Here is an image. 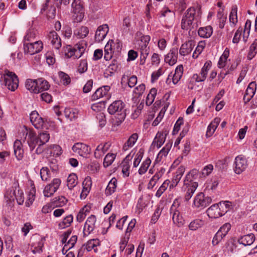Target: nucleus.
<instances>
[{"instance_id":"obj_18","label":"nucleus","mask_w":257,"mask_h":257,"mask_svg":"<svg viewBox=\"0 0 257 257\" xmlns=\"http://www.w3.org/2000/svg\"><path fill=\"white\" fill-rule=\"evenodd\" d=\"M48 42L51 43L53 48L59 50L62 46L60 37L56 31H51L47 35Z\"/></svg>"},{"instance_id":"obj_22","label":"nucleus","mask_w":257,"mask_h":257,"mask_svg":"<svg viewBox=\"0 0 257 257\" xmlns=\"http://www.w3.org/2000/svg\"><path fill=\"white\" fill-rule=\"evenodd\" d=\"M108 31L109 27L107 24H104L99 26L95 32V41L98 42L102 41L106 37Z\"/></svg>"},{"instance_id":"obj_16","label":"nucleus","mask_w":257,"mask_h":257,"mask_svg":"<svg viewBox=\"0 0 257 257\" xmlns=\"http://www.w3.org/2000/svg\"><path fill=\"white\" fill-rule=\"evenodd\" d=\"M96 217L94 215L88 217L84 224L83 228L84 236H87L90 234L96 227Z\"/></svg>"},{"instance_id":"obj_40","label":"nucleus","mask_w":257,"mask_h":257,"mask_svg":"<svg viewBox=\"0 0 257 257\" xmlns=\"http://www.w3.org/2000/svg\"><path fill=\"white\" fill-rule=\"evenodd\" d=\"M67 186L69 189L73 188L78 183L77 176L74 173L70 174L67 180Z\"/></svg>"},{"instance_id":"obj_62","label":"nucleus","mask_w":257,"mask_h":257,"mask_svg":"<svg viewBox=\"0 0 257 257\" xmlns=\"http://www.w3.org/2000/svg\"><path fill=\"white\" fill-rule=\"evenodd\" d=\"M144 105L140 104L135 109L133 112L131 114V118L135 119L137 118L140 115L142 112V110L143 108Z\"/></svg>"},{"instance_id":"obj_8","label":"nucleus","mask_w":257,"mask_h":257,"mask_svg":"<svg viewBox=\"0 0 257 257\" xmlns=\"http://www.w3.org/2000/svg\"><path fill=\"white\" fill-rule=\"evenodd\" d=\"M226 203L214 204L208 208L206 211L207 215L209 218H219L227 212V210H224V206Z\"/></svg>"},{"instance_id":"obj_54","label":"nucleus","mask_w":257,"mask_h":257,"mask_svg":"<svg viewBox=\"0 0 257 257\" xmlns=\"http://www.w3.org/2000/svg\"><path fill=\"white\" fill-rule=\"evenodd\" d=\"M188 2L187 0H178L175 7L178 11L182 12L187 8Z\"/></svg>"},{"instance_id":"obj_56","label":"nucleus","mask_w":257,"mask_h":257,"mask_svg":"<svg viewBox=\"0 0 257 257\" xmlns=\"http://www.w3.org/2000/svg\"><path fill=\"white\" fill-rule=\"evenodd\" d=\"M41 178L42 180L47 181L51 177L50 172L47 167H43L40 170Z\"/></svg>"},{"instance_id":"obj_15","label":"nucleus","mask_w":257,"mask_h":257,"mask_svg":"<svg viewBox=\"0 0 257 257\" xmlns=\"http://www.w3.org/2000/svg\"><path fill=\"white\" fill-rule=\"evenodd\" d=\"M61 182L60 179H54L50 184L46 185L44 188L43 191L44 196L47 197L51 196L59 188Z\"/></svg>"},{"instance_id":"obj_9","label":"nucleus","mask_w":257,"mask_h":257,"mask_svg":"<svg viewBox=\"0 0 257 257\" xmlns=\"http://www.w3.org/2000/svg\"><path fill=\"white\" fill-rule=\"evenodd\" d=\"M179 206L178 199H176L170 208V213L172 214V220L174 224L178 227L182 226L184 223V220L178 209Z\"/></svg>"},{"instance_id":"obj_21","label":"nucleus","mask_w":257,"mask_h":257,"mask_svg":"<svg viewBox=\"0 0 257 257\" xmlns=\"http://www.w3.org/2000/svg\"><path fill=\"white\" fill-rule=\"evenodd\" d=\"M195 42L189 40L182 44L179 49V54L181 56H185L191 53L195 46Z\"/></svg>"},{"instance_id":"obj_6","label":"nucleus","mask_w":257,"mask_h":257,"mask_svg":"<svg viewBox=\"0 0 257 257\" xmlns=\"http://www.w3.org/2000/svg\"><path fill=\"white\" fill-rule=\"evenodd\" d=\"M151 38L149 35H145L141 37V43L139 44V50L140 51V63L141 64H144L150 52V48L149 43Z\"/></svg>"},{"instance_id":"obj_27","label":"nucleus","mask_w":257,"mask_h":257,"mask_svg":"<svg viewBox=\"0 0 257 257\" xmlns=\"http://www.w3.org/2000/svg\"><path fill=\"white\" fill-rule=\"evenodd\" d=\"M255 240V236L252 233H249L241 236L238 239V242L244 246L250 245Z\"/></svg>"},{"instance_id":"obj_35","label":"nucleus","mask_w":257,"mask_h":257,"mask_svg":"<svg viewBox=\"0 0 257 257\" xmlns=\"http://www.w3.org/2000/svg\"><path fill=\"white\" fill-rule=\"evenodd\" d=\"M128 156H126V158L122 162L120 167L122 169L121 172L124 177H128L130 175V163L127 158Z\"/></svg>"},{"instance_id":"obj_39","label":"nucleus","mask_w":257,"mask_h":257,"mask_svg":"<svg viewBox=\"0 0 257 257\" xmlns=\"http://www.w3.org/2000/svg\"><path fill=\"white\" fill-rule=\"evenodd\" d=\"M38 89L39 90V93L43 91L47 90L50 87L49 82L42 78L37 79Z\"/></svg>"},{"instance_id":"obj_2","label":"nucleus","mask_w":257,"mask_h":257,"mask_svg":"<svg viewBox=\"0 0 257 257\" xmlns=\"http://www.w3.org/2000/svg\"><path fill=\"white\" fill-rule=\"evenodd\" d=\"M0 81L7 87V88L14 91L19 86V79L15 73L9 70L5 71V74L2 76Z\"/></svg>"},{"instance_id":"obj_43","label":"nucleus","mask_w":257,"mask_h":257,"mask_svg":"<svg viewBox=\"0 0 257 257\" xmlns=\"http://www.w3.org/2000/svg\"><path fill=\"white\" fill-rule=\"evenodd\" d=\"M73 217L72 215H69L66 216L63 220L59 223V227L60 229H63L69 226L73 222Z\"/></svg>"},{"instance_id":"obj_42","label":"nucleus","mask_w":257,"mask_h":257,"mask_svg":"<svg viewBox=\"0 0 257 257\" xmlns=\"http://www.w3.org/2000/svg\"><path fill=\"white\" fill-rule=\"evenodd\" d=\"M157 93V90L156 88H153L150 90L149 94L147 96L146 100V103L147 105L150 106L153 103V102L154 101Z\"/></svg>"},{"instance_id":"obj_14","label":"nucleus","mask_w":257,"mask_h":257,"mask_svg":"<svg viewBox=\"0 0 257 257\" xmlns=\"http://www.w3.org/2000/svg\"><path fill=\"white\" fill-rule=\"evenodd\" d=\"M5 196L10 202H13L16 200L19 205H22L24 203V193L19 189H16L13 191L11 190L10 192L8 191Z\"/></svg>"},{"instance_id":"obj_23","label":"nucleus","mask_w":257,"mask_h":257,"mask_svg":"<svg viewBox=\"0 0 257 257\" xmlns=\"http://www.w3.org/2000/svg\"><path fill=\"white\" fill-rule=\"evenodd\" d=\"M109 90L110 87L109 86H104L100 87L95 91L92 97L94 99H98L103 97H106L107 99H109L110 97Z\"/></svg>"},{"instance_id":"obj_34","label":"nucleus","mask_w":257,"mask_h":257,"mask_svg":"<svg viewBox=\"0 0 257 257\" xmlns=\"http://www.w3.org/2000/svg\"><path fill=\"white\" fill-rule=\"evenodd\" d=\"M205 221L201 219H195L191 221L188 225V228L192 231L197 230L204 226Z\"/></svg>"},{"instance_id":"obj_20","label":"nucleus","mask_w":257,"mask_h":257,"mask_svg":"<svg viewBox=\"0 0 257 257\" xmlns=\"http://www.w3.org/2000/svg\"><path fill=\"white\" fill-rule=\"evenodd\" d=\"M178 50L177 48L171 49L169 52L165 56L164 61L170 66L175 65L178 59Z\"/></svg>"},{"instance_id":"obj_32","label":"nucleus","mask_w":257,"mask_h":257,"mask_svg":"<svg viewBox=\"0 0 257 257\" xmlns=\"http://www.w3.org/2000/svg\"><path fill=\"white\" fill-rule=\"evenodd\" d=\"M117 183V181L115 178H113L110 180L105 191V193L107 196L111 195L115 191Z\"/></svg>"},{"instance_id":"obj_50","label":"nucleus","mask_w":257,"mask_h":257,"mask_svg":"<svg viewBox=\"0 0 257 257\" xmlns=\"http://www.w3.org/2000/svg\"><path fill=\"white\" fill-rule=\"evenodd\" d=\"M58 76L61 82L63 84L67 85L70 83L71 78L67 74L63 72L60 71L58 72Z\"/></svg>"},{"instance_id":"obj_47","label":"nucleus","mask_w":257,"mask_h":257,"mask_svg":"<svg viewBox=\"0 0 257 257\" xmlns=\"http://www.w3.org/2000/svg\"><path fill=\"white\" fill-rule=\"evenodd\" d=\"M48 151L50 152V155L54 157H58L62 153L60 146H50Z\"/></svg>"},{"instance_id":"obj_63","label":"nucleus","mask_w":257,"mask_h":257,"mask_svg":"<svg viewBox=\"0 0 257 257\" xmlns=\"http://www.w3.org/2000/svg\"><path fill=\"white\" fill-rule=\"evenodd\" d=\"M163 73L164 71L162 68H160L158 70L154 71L151 75L152 82L156 81Z\"/></svg>"},{"instance_id":"obj_58","label":"nucleus","mask_w":257,"mask_h":257,"mask_svg":"<svg viewBox=\"0 0 257 257\" xmlns=\"http://www.w3.org/2000/svg\"><path fill=\"white\" fill-rule=\"evenodd\" d=\"M107 43H110L111 49H112V46H113V50L114 52H118L121 49V44L118 40L115 42L112 40H109Z\"/></svg>"},{"instance_id":"obj_51","label":"nucleus","mask_w":257,"mask_h":257,"mask_svg":"<svg viewBox=\"0 0 257 257\" xmlns=\"http://www.w3.org/2000/svg\"><path fill=\"white\" fill-rule=\"evenodd\" d=\"M116 155L114 154H108L105 157L103 160V166L107 167L112 164L115 158Z\"/></svg>"},{"instance_id":"obj_24","label":"nucleus","mask_w":257,"mask_h":257,"mask_svg":"<svg viewBox=\"0 0 257 257\" xmlns=\"http://www.w3.org/2000/svg\"><path fill=\"white\" fill-rule=\"evenodd\" d=\"M199 175V170L196 169H192L186 175L184 179V185H190L193 183H197L194 181L197 179Z\"/></svg>"},{"instance_id":"obj_17","label":"nucleus","mask_w":257,"mask_h":257,"mask_svg":"<svg viewBox=\"0 0 257 257\" xmlns=\"http://www.w3.org/2000/svg\"><path fill=\"white\" fill-rule=\"evenodd\" d=\"M211 67V62L210 61H206L201 68L200 73L199 74H194L193 75V78L198 82L204 81L206 78L208 72Z\"/></svg>"},{"instance_id":"obj_12","label":"nucleus","mask_w":257,"mask_h":257,"mask_svg":"<svg viewBox=\"0 0 257 257\" xmlns=\"http://www.w3.org/2000/svg\"><path fill=\"white\" fill-rule=\"evenodd\" d=\"M248 166L246 158L242 155L236 156L233 163V171L236 174H240Z\"/></svg>"},{"instance_id":"obj_1","label":"nucleus","mask_w":257,"mask_h":257,"mask_svg":"<svg viewBox=\"0 0 257 257\" xmlns=\"http://www.w3.org/2000/svg\"><path fill=\"white\" fill-rule=\"evenodd\" d=\"M87 46L86 41L82 40L76 44L74 47L71 45H67L63 48V51L66 57L68 58L74 57V58H79L81 57Z\"/></svg>"},{"instance_id":"obj_13","label":"nucleus","mask_w":257,"mask_h":257,"mask_svg":"<svg viewBox=\"0 0 257 257\" xmlns=\"http://www.w3.org/2000/svg\"><path fill=\"white\" fill-rule=\"evenodd\" d=\"M42 41H37L34 42H24V50L25 54L33 55L40 52L43 49Z\"/></svg>"},{"instance_id":"obj_19","label":"nucleus","mask_w":257,"mask_h":257,"mask_svg":"<svg viewBox=\"0 0 257 257\" xmlns=\"http://www.w3.org/2000/svg\"><path fill=\"white\" fill-rule=\"evenodd\" d=\"M30 119L31 123L36 128H43L44 121L43 118L40 116L37 111H32L30 114Z\"/></svg>"},{"instance_id":"obj_36","label":"nucleus","mask_w":257,"mask_h":257,"mask_svg":"<svg viewBox=\"0 0 257 257\" xmlns=\"http://www.w3.org/2000/svg\"><path fill=\"white\" fill-rule=\"evenodd\" d=\"M90 208L88 206H84L78 213L76 216V220L79 222H81L85 219L88 213L90 212Z\"/></svg>"},{"instance_id":"obj_33","label":"nucleus","mask_w":257,"mask_h":257,"mask_svg":"<svg viewBox=\"0 0 257 257\" xmlns=\"http://www.w3.org/2000/svg\"><path fill=\"white\" fill-rule=\"evenodd\" d=\"M72 149L74 152L83 157H86L90 152V149L88 146H81L80 148L77 146H73Z\"/></svg>"},{"instance_id":"obj_45","label":"nucleus","mask_w":257,"mask_h":257,"mask_svg":"<svg viewBox=\"0 0 257 257\" xmlns=\"http://www.w3.org/2000/svg\"><path fill=\"white\" fill-rule=\"evenodd\" d=\"M166 135L158 132L155 138L152 145H163L166 140Z\"/></svg>"},{"instance_id":"obj_4","label":"nucleus","mask_w":257,"mask_h":257,"mask_svg":"<svg viewBox=\"0 0 257 257\" xmlns=\"http://www.w3.org/2000/svg\"><path fill=\"white\" fill-rule=\"evenodd\" d=\"M212 202V198L206 196L203 192H199L196 194L193 199L192 208L199 210H202L208 206Z\"/></svg>"},{"instance_id":"obj_48","label":"nucleus","mask_w":257,"mask_h":257,"mask_svg":"<svg viewBox=\"0 0 257 257\" xmlns=\"http://www.w3.org/2000/svg\"><path fill=\"white\" fill-rule=\"evenodd\" d=\"M99 245V240L98 239H93L88 241L86 244H84L83 245L86 247V251H89Z\"/></svg>"},{"instance_id":"obj_49","label":"nucleus","mask_w":257,"mask_h":257,"mask_svg":"<svg viewBox=\"0 0 257 257\" xmlns=\"http://www.w3.org/2000/svg\"><path fill=\"white\" fill-rule=\"evenodd\" d=\"M171 146H165L163 147L158 153L156 161H160L163 157H166L170 151Z\"/></svg>"},{"instance_id":"obj_61","label":"nucleus","mask_w":257,"mask_h":257,"mask_svg":"<svg viewBox=\"0 0 257 257\" xmlns=\"http://www.w3.org/2000/svg\"><path fill=\"white\" fill-rule=\"evenodd\" d=\"M77 240V236L76 235L72 236L67 243L65 244V246L66 247V250L72 248L76 243Z\"/></svg>"},{"instance_id":"obj_25","label":"nucleus","mask_w":257,"mask_h":257,"mask_svg":"<svg viewBox=\"0 0 257 257\" xmlns=\"http://www.w3.org/2000/svg\"><path fill=\"white\" fill-rule=\"evenodd\" d=\"M256 89V83L255 82H251L249 84L243 97L245 102H248L252 98L255 94Z\"/></svg>"},{"instance_id":"obj_7","label":"nucleus","mask_w":257,"mask_h":257,"mask_svg":"<svg viewBox=\"0 0 257 257\" xmlns=\"http://www.w3.org/2000/svg\"><path fill=\"white\" fill-rule=\"evenodd\" d=\"M49 139L50 135L46 132L40 133L38 136H36L32 132H30L28 138V143L29 145H45Z\"/></svg>"},{"instance_id":"obj_64","label":"nucleus","mask_w":257,"mask_h":257,"mask_svg":"<svg viewBox=\"0 0 257 257\" xmlns=\"http://www.w3.org/2000/svg\"><path fill=\"white\" fill-rule=\"evenodd\" d=\"M145 88V85L144 84H141L135 88L134 93L138 96H141L144 93Z\"/></svg>"},{"instance_id":"obj_37","label":"nucleus","mask_w":257,"mask_h":257,"mask_svg":"<svg viewBox=\"0 0 257 257\" xmlns=\"http://www.w3.org/2000/svg\"><path fill=\"white\" fill-rule=\"evenodd\" d=\"M137 81V77L135 75L129 77L127 75H123L121 78V82H125L127 81L128 86L131 88L136 85Z\"/></svg>"},{"instance_id":"obj_3","label":"nucleus","mask_w":257,"mask_h":257,"mask_svg":"<svg viewBox=\"0 0 257 257\" xmlns=\"http://www.w3.org/2000/svg\"><path fill=\"white\" fill-rule=\"evenodd\" d=\"M199 11V10L195 7H191L187 10L181 21V28L182 29L187 30L190 29Z\"/></svg>"},{"instance_id":"obj_46","label":"nucleus","mask_w":257,"mask_h":257,"mask_svg":"<svg viewBox=\"0 0 257 257\" xmlns=\"http://www.w3.org/2000/svg\"><path fill=\"white\" fill-rule=\"evenodd\" d=\"M257 52V39H255L250 45L249 52L247 55L248 59H252L256 55Z\"/></svg>"},{"instance_id":"obj_29","label":"nucleus","mask_w":257,"mask_h":257,"mask_svg":"<svg viewBox=\"0 0 257 257\" xmlns=\"http://www.w3.org/2000/svg\"><path fill=\"white\" fill-rule=\"evenodd\" d=\"M25 86L26 88L31 92L39 93V90L38 89L37 79H28L26 81Z\"/></svg>"},{"instance_id":"obj_11","label":"nucleus","mask_w":257,"mask_h":257,"mask_svg":"<svg viewBox=\"0 0 257 257\" xmlns=\"http://www.w3.org/2000/svg\"><path fill=\"white\" fill-rule=\"evenodd\" d=\"M45 239L38 234L34 235L30 239L31 250L34 254L42 251Z\"/></svg>"},{"instance_id":"obj_52","label":"nucleus","mask_w":257,"mask_h":257,"mask_svg":"<svg viewBox=\"0 0 257 257\" xmlns=\"http://www.w3.org/2000/svg\"><path fill=\"white\" fill-rule=\"evenodd\" d=\"M113 54V53L112 52V49H111L110 43H107L104 47V59L106 61L110 60L112 57Z\"/></svg>"},{"instance_id":"obj_31","label":"nucleus","mask_w":257,"mask_h":257,"mask_svg":"<svg viewBox=\"0 0 257 257\" xmlns=\"http://www.w3.org/2000/svg\"><path fill=\"white\" fill-rule=\"evenodd\" d=\"M198 33L200 37L208 38L212 35L213 29L210 26L201 27L199 29Z\"/></svg>"},{"instance_id":"obj_53","label":"nucleus","mask_w":257,"mask_h":257,"mask_svg":"<svg viewBox=\"0 0 257 257\" xmlns=\"http://www.w3.org/2000/svg\"><path fill=\"white\" fill-rule=\"evenodd\" d=\"M170 181L169 180H165L156 193V196L160 197L166 191L170 184Z\"/></svg>"},{"instance_id":"obj_44","label":"nucleus","mask_w":257,"mask_h":257,"mask_svg":"<svg viewBox=\"0 0 257 257\" xmlns=\"http://www.w3.org/2000/svg\"><path fill=\"white\" fill-rule=\"evenodd\" d=\"M237 12V9L236 6H233L229 17V22L231 23L233 26H235L238 21Z\"/></svg>"},{"instance_id":"obj_26","label":"nucleus","mask_w":257,"mask_h":257,"mask_svg":"<svg viewBox=\"0 0 257 257\" xmlns=\"http://www.w3.org/2000/svg\"><path fill=\"white\" fill-rule=\"evenodd\" d=\"M186 189L184 196V199L185 201H188L192 197L196 189L198 187V183H193L190 185H184Z\"/></svg>"},{"instance_id":"obj_10","label":"nucleus","mask_w":257,"mask_h":257,"mask_svg":"<svg viewBox=\"0 0 257 257\" xmlns=\"http://www.w3.org/2000/svg\"><path fill=\"white\" fill-rule=\"evenodd\" d=\"M73 9L72 18L74 22L79 23L84 18V12L80 0H74L72 4Z\"/></svg>"},{"instance_id":"obj_38","label":"nucleus","mask_w":257,"mask_h":257,"mask_svg":"<svg viewBox=\"0 0 257 257\" xmlns=\"http://www.w3.org/2000/svg\"><path fill=\"white\" fill-rule=\"evenodd\" d=\"M151 162L152 161L151 159L148 157L141 164L138 170L139 174L142 175L146 173L151 164Z\"/></svg>"},{"instance_id":"obj_57","label":"nucleus","mask_w":257,"mask_h":257,"mask_svg":"<svg viewBox=\"0 0 257 257\" xmlns=\"http://www.w3.org/2000/svg\"><path fill=\"white\" fill-rule=\"evenodd\" d=\"M67 202V199L64 196H59L54 199V203L56 207L64 205Z\"/></svg>"},{"instance_id":"obj_5","label":"nucleus","mask_w":257,"mask_h":257,"mask_svg":"<svg viewBox=\"0 0 257 257\" xmlns=\"http://www.w3.org/2000/svg\"><path fill=\"white\" fill-rule=\"evenodd\" d=\"M124 107L125 104L122 101L115 100L109 105L107 111L110 114H115L118 115L119 119L121 121L124 120L126 115Z\"/></svg>"},{"instance_id":"obj_28","label":"nucleus","mask_w":257,"mask_h":257,"mask_svg":"<svg viewBox=\"0 0 257 257\" xmlns=\"http://www.w3.org/2000/svg\"><path fill=\"white\" fill-rule=\"evenodd\" d=\"M183 73V66L182 65H179L175 69V73L172 74V83L175 85L181 79Z\"/></svg>"},{"instance_id":"obj_59","label":"nucleus","mask_w":257,"mask_h":257,"mask_svg":"<svg viewBox=\"0 0 257 257\" xmlns=\"http://www.w3.org/2000/svg\"><path fill=\"white\" fill-rule=\"evenodd\" d=\"M87 62L86 60H82L78 66L77 71L80 73H83L87 70Z\"/></svg>"},{"instance_id":"obj_55","label":"nucleus","mask_w":257,"mask_h":257,"mask_svg":"<svg viewBox=\"0 0 257 257\" xmlns=\"http://www.w3.org/2000/svg\"><path fill=\"white\" fill-rule=\"evenodd\" d=\"M230 228L231 225L228 223H226L220 227L217 232L224 237L230 229Z\"/></svg>"},{"instance_id":"obj_30","label":"nucleus","mask_w":257,"mask_h":257,"mask_svg":"<svg viewBox=\"0 0 257 257\" xmlns=\"http://www.w3.org/2000/svg\"><path fill=\"white\" fill-rule=\"evenodd\" d=\"M89 32V29L86 26H81L77 28L74 32V35L77 38L83 39L86 37Z\"/></svg>"},{"instance_id":"obj_60","label":"nucleus","mask_w":257,"mask_h":257,"mask_svg":"<svg viewBox=\"0 0 257 257\" xmlns=\"http://www.w3.org/2000/svg\"><path fill=\"white\" fill-rule=\"evenodd\" d=\"M23 146H14L15 154L18 160H20L23 157V150L22 148Z\"/></svg>"},{"instance_id":"obj_41","label":"nucleus","mask_w":257,"mask_h":257,"mask_svg":"<svg viewBox=\"0 0 257 257\" xmlns=\"http://www.w3.org/2000/svg\"><path fill=\"white\" fill-rule=\"evenodd\" d=\"M213 170V166L208 164L204 167L200 173V178H205L208 176Z\"/></svg>"}]
</instances>
